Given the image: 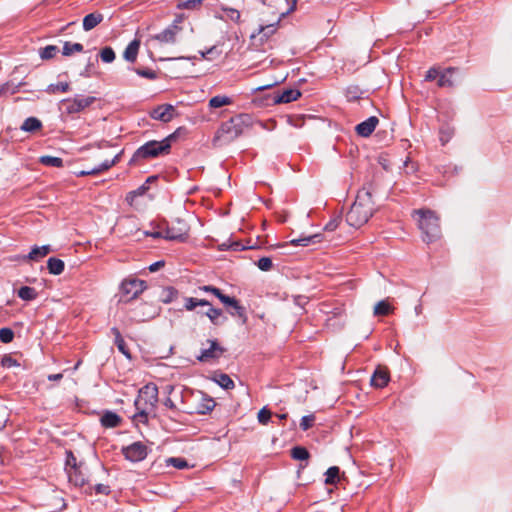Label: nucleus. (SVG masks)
Wrapping results in <instances>:
<instances>
[{
    "label": "nucleus",
    "instance_id": "obj_1",
    "mask_svg": "<svg viewBox=\"0 0 512 512\" xmlns=\"http://www.w3.org/2000/svg\"><path fill=\"white\" fill-rule=\"evenodd\" d=\"M374 186L372 183L365 185L358 191L356 199L346 214V222L354 228H359L366 224L373 215L375 204L372 196Z\"/></svg>",
    "mask_w": 512,
    "mask_h": 512
},
{
    "label": "nucleus",
    "instance_id": "obj_2",
    "mask_svg": "<svg viewBox=\"0 0 512 512\" xmlns=\"http://www.w3.org/2000/svg\"><path fill=\"white\" fill-rule=\"evenodd\" d=\"M252 125V116L250 114L242 113L229 120L223 122L218 129L214 142L230 143L238 138L244 131L245 128Z\"/></svg>",
    "mask_w": 512,
    "mask_h": 512
},
{
    "label": "nucleus",
    "instance_id": "obj_3",
    "mask_svg": "<svg viewBox=\"0 0 512 512\" xmlns=\"http://www.w3.org/2000/svg\"><path fill=\"white\" fill-rule=\"evenodd\" d=\"M413 217L417 220L418 228L422 232V240L432 243L440 239L441 227L439 217L430 209H418L413 211Z\"/></svg>",
    "mask_w": 512,
    "mask_h": 512
},
{
    "label": "nucleus",
    "instance_id": "obj_4",
    "mask_svg": "<svg viewBox=\"0 0 512 512\" xmlns=\"http://www.w3.org/2000/svg\"><path fill=\"white\" fill-rule=\"evenodd\" d=\"M176 138V133H172L161 141L151 140L140 146L129 161L130 165L137 164L139 161L156 158L159 155L169 154L171 143Z\"/></svg>",
    "mask_w": 512,
    "mask_h": 512
},
{
    "label": "nucleus",
    "instance_id": "obj_5",
    "mask_svg": "<svg viewBox=\"0 0 512 512\" xmlns=\"http://www.w3.org/2000/svg\"><path fill=\"white\" fill-rule=\"evenodd\" d=\"M162 225L166 240L185 242L188 238L190 226L185 220L177 218L171 225L166 222L162 223Z\"/></svg>",
    "mask_w": 512,
    "mask_h": 512
},
{
    "label": "nucleus",
    "instance_id": "obj_6",
    "mask_svg": "<svg viewBox=\"0 0 512 512\" xmlns=\"http://www.w3.org/2000/svg\"><path fill=\"white\" fill-rule=\"evenodd\" d=\"M147 288L146 282L137 278H129L122 281L120 286V302L128 303L137 298Z\"/></svg>",
    "mask_w": 512,
    "mask_h": 512
},
{
    "label": "nucleus",
    "instance_id": "obj_7",
    "mask_svg": "<svg viewBox=\"0 0 512 512\" xmlns=\"http://www.w3.org/2000/svg\"><path fill=\"white\" fill-rule=\"evenodd\" d=\"M280 19L277 22L260 25L256 32L250 36L251 45L257 50L265 51L264 45L269 42V39L276 33Z\"/></svg>",
    "mask_w": 512,
    "mask_h": 512
},
{
    "label": "nucleus",
    "instance_id": "obj_8",
    "mask_svg": "<svg viewBox=\"0 0 512 512\" xmlns=\"http://www.w3.org/2000/svg\"><path fill=\"white\" fill-rule=\"evenodd\" d=\"M209 348H203L196 357L199 362L208 363L218 360L225 352L226 348L221 346L217 339H208Z\"/></svg>",
    "mask_w": 512,
    "mask_h": 512
},
{
    "label": "nucleus",
    "instance_id": "obj_9",
    "mask_svg": "<svg viewBox=\"0 0 512 512\" xmlns=\"http://www.w3.org/2000/svg\"><path fill=\"white\" fill-rule=\"evenodd\" d=\"M142 402L146 406H156L158 402V387L155 384L149 383L139 390L138 398L135 400V406L137 409H140Z\"/></svg>",
    "mask_w": 512,
    "mask_h": 512
},
{
    "label": "nucleus",
    "instance_id": "obj_10",
    "mask_svg": "<svg viewBox=\"0 0 512 512\" xmlns=\"http://www.w3.org/2000/svg\"><path fill=\"white\" fill-rule=\"evenodd\" d=\"M122 454L125 459L131 462H140L147 457L148 447L141 441H137L128 446L122 447Z\"/></svg>",
    "mask_w": 512,
    "mask_h": 512
},
{
    "label": "nucleus",
    "instance_id": "obj_11",
    "mask_svg": "<svg viewBox=\"0 0 512 512\" xmlns=\"http://www.w3.org/2000/svg\"><path fill=\"white\" fill-rule=\"evenodd\" d=\"M96 101V98L93 96L82 97L75 96L73 99L68 98L62 101L65 106L66 112L68 114H75L83 111L85 108L89 107Z\"/></svg>",
    "mask_w": 512,
    "mask_h": 512
},
{
    "label": "nucleus",
    "instance_id": "obj_12",
    "mask_svg": "<svg viewBox=\"0 0 512 512\" xmlns=\"http://www.w3.org/2000/svg\"><path fill=\"white\" fill-rule=\"evenodd\" d=\"M157 315V309L153 304L141 303L133 309L132 318L136 322H145Z\"/></svg>",
    "mask_w": 512,
    "mask_h": 512
},
{
    "label": "nucleus",
    "instance_id": "obj_13",
    "mask_svg": "<svg viewBox=\"0 0 512 512\" xmlns=\"http://www.w3.org/2000/svg\"><path fill=\"white\" fill-rule=\"evenodd\" d=\"M181 31V27L177 24H171L166 29L151 37V40L157 41L159 44H174L177 34Z\"/></svg>",
    "mask_w": 512,
    "mask_h": 512
},
{
    "label": "nucleus",
    "instance_id": "obj_14",
    "mask_svg": "<svg viewBox=\"0 0 512 512\" xmlns=\"http://www.w3.org/2000/svg\"><path fill=\"white\" fill-rule=\"evenodd\" d=\"M301 92L298 89L289 88L283 91H275L271 95V103L272 104H280V103H290L296 101L299 97H301Z\"/></svg>",
    "mask_w": 512,
    "mask_h": 512
},
{
    "label": "nucleus",
    "instance_id": "obj_15",
    "mask_svg": "<svg viewBox=\"0 0 512 512\" xmlns=\"http://www.w3.org/2000/svg\"><path fill=\"white\" fill-rule=\"evenodd\" d=\"M174 113H175V108L173 105L163 104V105H159L156 108H154L151 111L150 116H151V118H153L155 120H159L161 122L167 123L173 119Z\"/></svg>",
    "mask_w": 512,
    "mask_h": 512
},
{
    "label": "nucleus",
    "instance_id": "obj_16",
    "mask_svg": "<svg viewBox=\"0 0 512 512\" xmlns=\"http://www.w3.org/2000/svg\"><path fill=\"white\" fill-rule=\"evenodd\" d=\"M379 123V119L376 116H371L365 121L359 123L355 127L357 135L361 137H369L375 130Z\"/></svg>",
    "mask_w": 512,
    "mask_h": 512
},
{
    "label": "nucleus",
    "instance_id": "obj_17",
    "mask_svg": "<svg viewBox=\"0 0 512 512\" xmlns=\"http://www.w3.org/2000/svg\"><path fill=\"white\" fill-rule=\"evenodd\" d=\"M230 300H232L230 304H225L229 308V314L233 317H237L241 321L242 325L247 324L248 317L246 313V308L244 306H241L236 298L230 296Z\"/></svg>",
    "mask_w": 512,
    "mask_h": 512
},
{
    "label": "nucleus",
    "instance_id": "obj_18",
    "mask_svg": "<svg viewBox=\"0 0 512 512\" xmlns=\"http://www.w3.org/2000/svg\"><path fill=\"white\" fill-rule=\"evenodd\" d=\"M390 380L389 371L384 367H377L371 377V385L375 388H384Z\"/></svg>",
    "mask_w": 512,
    "mask_h": 512
},
{
    "label": "nucleus",
    "instance_id": "obj_19",
    "mask_svg": "<svg viewBox=\"0 0 512 512\" xmlns=\"http://www.w3.org/2000/svg\"><path fill=\"white\" fill-rule=\"evenodd\" d=\"M209 309L204 313L211 323L215 326L223 325L227 321V317L224 316L223 310L220 308H215L212 305L208 306Z\"/></svg>",
    "mask_w": 512,
    "mask_h": 512
},
{
    "label": "nucleus",
    "instance_id": "obj_20",
    "mask_svg": "<svg viewBox=\"0 0 512 512\" xmlns=\"http://www.w3.org/2000/svg\"><path fill=\"white\" fill-rule=\"evenodd\" d=\"M100 422L101 425L105 428H115L121 424L122 419L117 413L112 411H106L102 415Z\"/></svg>",
    "mask_w": 512,
    "mask_h": 512
},
{
    "label": "nucleus",
    "instance_id": "obj_21",
    "mask_svg": "<svg viewBox=\"0 0 512 512\" xmlns=\"http://www.w3.org/2000/svg\"><path fill=\"white\" fill-rule=\"evenodd\" d=\"M66 472L68 475L69 482L74 484L75 486L83 487L87 484L88 481L81 471V466L73 469H68V471Z\"/></svg>",
    "mask_w": 512,
    "mask_h": 512
},
{
    "label": "nucleus",
    "instance_id": "obj_22",
    "mask_svg": "<svg viewBox=\"0 0 512 512\" xmlns=\"http://www.w3.org/2000/svg\"><path fill=\"white\" fill-rule=\"evenodd\" d=\"M103 15L100 12H93L86 15L83 19V29L90 31L103 21Z\"/></svg>",
    "mask_w": 512,
    "mask_h": 512
},
{
    "label": "nucleus",
    "instance_id": "obj_23",
    "mask_svg": "<svg viewBox=\"0 0 512 512\" xmlns=\"http://www.w3.org/2000/svg\"><path fill=\"white\" fill-rule=\"evenodd\" d=\"M111 333L114 335V344L117 346L118 350L125 355L127 358H131L130 350L127 347L119 329L117 327L111 328Z\"/></svg>",
    "mask_w": 512,
    "mask_h": 512
},
{
    "label": "nucleus",
    "instance_id": "obj_24",
    "mask_svg": "<svg viewBox=\"0 0 512 512\" xmlns=\"http://www.w3.org/2000/svg\"><path fill=\"white\" fill-rule=\"evenodd\" d=\"M215 405H216V403L213 400V398L202 393V398H201V401L197 405L196 413L200 414V415H205V414L211 412L214 409Z\"/></svg>",
    "mask_w": 512,
    "mask_h": 512
},
{
    "label": "nucleus",
    "instance_id": "obj_25",
    "mask_svg": "<svg viewBox=\"0 0 512 512\" xmlns=\"http://www.w3.org/2000/svg\"><path fill=\"white\" fill-rule=\"evenodd\" d=\"M322 241V234H313L309 236H301L296 239H292L290 244L293 246H309L311 244L319 243Z\"/></svg>",
    "mask_w": 512,
    "mask_h": 512
},
{
    "label": "nucleus",
    "instance_id": "obj_26",
    "mask_svg": "<svg viewBox=\"0 0 512 512\" xmlns=\"http://www.w3.org/2000/svg\"><path fill=\"white\" fill-rule=\"evenodd\" d=\"M198 290L203 291V292H207V293H212L223 304H230L232 302V300H230V296L223 294L222 291L219 288L215 287V286L203 285V286L198 287Z\"/></svg>",
    "mask_w": 512,
    "mask_h": 512
},
{
    "label": "nucleus",
    "instance_id": "obj_27",
    "mask_svg": "<svg viewBox=\"0 0 512 512\" xmlns=\"http://www.w3.org/2000/svg\"><path fill=\"white\" fill-rule=\"evenodd\" d=\"M455 71L454 68L449 67L446 68L443 72L440 73L437 81L438 87H448L452 88L455 86V82L451 79L450 75Z\"/></svg>",
    "mask_w": 512,
    "mask_h": 512
},
{
    "label": "nucleus",
    "instance_id": "obj_28",
    "mask_svg": "<svg viewBox=\"0 0 512 512\" xmlns=\"http://www.w3.org/2000/svg\"><path fill=\"white\" fill-rule=\"evenodd\" d=\"M47 269L52 275H60L65 269V263L59 258L51 257L47 261Z\"/></svg>",
    "mask_w": 512,
    "mask_h": 512
},
{
    "label": "nucleus",
    "instance_id": "obj_29",
    "mask_svg": "<svg viewBox=\"0 0 512 512\" xmlns=\"http://www.w3.org/2000/svg\"><path fill=\"white\" fill-rule=\"evenodd\" d=\"M139 46H140L139 41H137V40L131 41L128 44V46L125 48V51L123 53L124 59L127 60L128 62H132V63L135 62L137 55H138Z\"/></svg>",
    "mask_w": 512,
    "mask_h": 512
},
{
    "label": "nucleus",
    "instance_id": "obj_30",
    "mask_svg": "<svg viewBox=\"0 0 512 512\" xmlns=\"http://www.w3.org/2000/svg\"><path fill=\"white\" fill-rule=\"evenodd\" d=\"M340 481V468L338 466H331L325 472L326 485H336Z\"/></svg>",
    "mask_w": 512,
    "mask_h": 512
},
{
    "label": "nucleus",
    "instance_id": "obj_31",
    "mask_svg": "<svg viewBox=\"0 0 512 512\" xmlns=\"http://www.w3.org/2000/svg\"><path fill=\"white\" fill-rule=\"evenodd\" d=\"M197 306H211V302L206 299H199L195 297L184 298V308L187 311H193Z\"/></svg>",
    "mask_w": 512,
    "mask_h": 512
},
{
    "label": "nucleus",
    "instance_id": "obj_32",
    "mask_svg": "<svg viewBox=\"0 0 512 512\" xmlns=\"http://www.w3.org/2000/svg\"><path fill=\"white\" fill-rule=\"evenodd\" d=\"M17 296L24 301H32L38 297V292L35 288L30 286H22L17 291Z\"/></svg>",
    "mask_w": 512,
    "mask_h": 512
},
{
    "label": "nucleus",
    "instance_id": "obj_33",
    "mask_svg": "<svg viewBox=\"0 0 512 512\" xmlns=\"http://www.w3.org/2000/svg\"><path fill=\"white\" fill-rule=\"evenodd\" d=\"M364 93L358 85H350L345 90V96L350 102L361 99Z\"/></svg>",
    "mask_w": 512,
    "mask_h": 512
},
{
    "label": "nucleus",
    "instance_id": "obj_34",
    "mask_svg": "<svg viewBox=\"0 0 512 512\" xmlns=\"http://www.w3.org/2000/svg\"><path fill=\"white\" fill-rule=\"evenodd\" d=\"M42 127L41 121L36 117H28L21 125V129L25 132H35Z\"/></svg>",
    "mask_w": 512,
    "mask_h": 512
},
{
    "label": "nucleus",
    "instance_id": "obj_35",
    "mask_svg": "<svg viewBox=\"0 0 512 512\" xmlns=\"http://www.w3.org/2000/svg\"><path fill=\"white\" fill-rule=\"evenodd\" d=\"M214 381L225 390L233 389L235 386L234 381L225 373L216 374Z\"/></svg>",
    "mask_w": 512,
    "mask_h": 512
},
{
    "label": "nucleus",
    "instance_id": "obj_36",
    "mask_svg": "<svg viewBox=\"0 0 512 512\" xmlns=\"http://www.w3.org/2000/svg\"><path fill=\"white\" fill-rule=\"evenodd\" d=\"M291 457L295 460L304 461L309 459L310 453L303 446H295L291 449Z\"/></svg>",
    "mask_w": 512,
    "mask_h": 512
},
{
    "label": "nucleus",
    "instance_id": "obj_37",
    "mask_svg": "<svg viewBox=\"0 0 512 512\" xmlns=\"http://www.w3.org/2000/svg\"><path fill=\"white\" fill-rule=\"evenodd\" d=\"M231 103L232 100L230 97L221 95L214 96L209 100V106L211 108H220L225 105H230Z\"/></svg>",
    "mask_w": 512,
    "mask_h": 512
},
{
    "label": "nucleus",
    "instance_id": "obj_38",
    "mask_svg": "<svg viewBox=\"0 0 512 512\" xmlns=\"http://www.w3.org/2000/svg\"><path fill=\"white\" fill-rule=\"evenodd\" d=\"M83 50L84 46L81 43H71L67 41L63 45L62 54L64 56H70L74 52H82Z\"/></svg>",
    "mask_w": 512,
    "mask_h": 512
},
{
    "label": "nucleus",
    "instance_id": "obj_39",
    "mask_svg": "<svg viewBox=\"0 0 512 512\" xmlns=\"http://www.w3.org/2000/svg\"><path fill=\"white\" fill-rule=\"evenodd\" d=\"M39 161L43 165L51 166V167H58V168L59 167H63V164H64L62 158L54 157V156H48V155L41 156Z\"/></svg>",
    "mask_w": 512,
    "mask_h": 512
},
{
    "label": "nucleus",
    "instance_id": "obj_40",
    "mask_svg": "<svg viewBox=\"0 0 512 512\" xmlns=\"http://www.w3.org/2000/svg\"><path fill=\"white\" fill-rule=\"evenodd\" d=\"M454 135V128L449 125H444L439 130V139L442 145H445L450 141Z\"/></svg>",
    "mask_w": 512,
    "mask_h": 512
},
{
    "label": "nucleus",
    "instance_id": "obj_41",
    "mask_svg": "<svg viewBox=\"0 0 512 512\" xmlns=\"http://www.w3.org/2000/svg\"><path fill=\"white\" fill-rule=\"evenodd\" d=\"M59 52V48L55 45H48L40 49V57L43 60H49L56 56Z\"/></svg>",
    "mask_w": 512,
    "mask_h": 512
},
{
    "label": "nucleus",
    "instance_id": "obj_42",
    "mask_svg": "<svg viewBox=\"0 0 512 512\" xmlns=\"http://www.w3.org/2000/svg\"><path fill=\"white\" fill-rule=\"evenodd\" d=\"M70 90V85L69 83L67 82H60V83H57V84H50L47 89H46V92H48L49 94H55L56 92H68Z\"/></svg>",
    "mask_w": 512,
    "mask_h": 512
},
{
    "label": "nucleus",
    "instance_id": "obj_43",
    "mask_svg": "<svg viewBox=\"0 0 512 512\" xmlns=\"http://www.w3.org/2000/svg\"><path fill=\"white\" fill-rule=\"evenodd\" d=\"M66 459H65V470L73 469L82 465V463H78L75 455L71 450H66Z\"/></svg>",
    "mask_w": 512,
    "mask_h": 512
},
{
    "label": "nucleus",
    "instance_id": "obj_44",
    "mask_svg": "<svg viewBox=\"0 0 512 512\" xmlns=\"http://www.w3.org/2000/svg\"><path fill=\"white\" fill-rule=\"evenodd\" d=\"M391 306L386 301H379L374 307V314L377 316H386L390 313Z\"/></svg>",
    "mask_w": 512,
    "mask_h": 512
},
{
    "label": "nucleus",
    "instance_id": "obj_45",
    "mask_svg": "<svg viewBox=\"0 0 512 512\" xmlns=\"http://www.w3.org/2000/svg\"><path fill=\"white\" fill-rule=\"evenodd\" d=\"M167 466H173L177 469H185L188 468V463L184 458L181 457H170L166 459Z\"/></svg>",
    "mask_w": 512,
    "mask_h": 512
},
{
    "label": "nucleus",
    "instance_id": "obj_46",
    "mask_svg": "<svg viewBox=\"0 0 512 512\" xmlns=\"http://www.w3.org/2000/svg\"><path fill=\"white\" fill-rule=\"evenodd\" d=\"M178 295V291L174 287H167L162 290L161 300L164 303L172 302Z\"/></svg>",
    "mask_w": 512,
    "mask_h": 512
},
{
    "label": "nucleus",
    "instance_id": "obj_47",
    "mask_svg": "<svg viewBox=\"0 0 512 512\" xmlns=\"http://www.w3.org/2000/svg\"><path fill=\"white\" fill-rule=\"evenodd\" d=\"M42 258L44 257L41 254L39 246L32 247L31 251L27 255L21 257L23 261H39Z\"/></svg>",
    "mask_w": 512,
    "mask_h": 512
},
{
    "label": "nucleus",
    "instance_id": "obj_48",
    "mask_svg": "<svg viewBox=\"0 0 512 512\" xmlns=\"http://www.w3.org/2000/svg\"><path fill=\"white\" fill-rule=\"evenodd\" d=\"M203 0H186V1H180L177 4L178 9H187V10H194L201 6Z\"/></svg>",
    "mask_w": 512,
    "mask_h": 512
},
{
    "label": "nucleus",
    "instance_id": "obj_49",
    "mask_svg": "<svg viewBox=\"0 0 512 512\" xmlns=\"http://www.w3.org/2000/svg\"><path fill=\"white\" fill-rule=\"evenodd\" d=\"M100 57L103 62L111 63L115 60V52L111 47L106 46L100 51Z\"/></svg>",
    "mask_w": 512,
    "mask_h": 512
},
{
    "label": "nucleus",
    "instance_id": "obj_50",
    "mask_svg": "<svg viewBox=\"0 0 512 512\" xmlns=\"http://www.w3.org/2000/svg\"><path fill=\"white\" fill-rule=\"evenodd\" d=\"M221 10L226 13V17L235 23L240 22V12L237 9L230 7H222Z\"/></svg>",
    "mask_w": 512,
    "mask_h": 512
},
{
    "label": "nucleus",
    "instance_id": "obj_51",
    "mask_svg": "<svg viewBox=\"0 0 512 512\" xmlns=\"http://www.w3.org/2000/svg\"><path fill=\"white\" fill-rule=\"evenodd\" d=\"M14 338V332L12 329L4 327L0 329V341L2 343H10L13 341Z\"/></svg>",
    "mask_w": 512,
    "mask_h": 512
},
{
    "label": "nucleus",
    "instance_id": "obj_52",
    "mask_svg": "<svg viewBox=\"0 0 512 512\" xmlns=\"http://www.w3.org/2000/svg\"><path fill=\"white\" fill-rule=\"evenodd\" d=\"M134 71L137 75L143 78L150 80H155L157 78V73L154 70L148 68H136Z\"/></svg>",
    "mask_w": 512,
    "mask_h": 512
},
{
    "label": "nucleus",
    "instance_id": "obj_53",
    "mask_svg": "<svg viewBox=\"0 0 512 512\" xmlns=\"http://www.w3.org/2000/svg\"><path fill=\"white\" fill-rule=\"evenodd\" d=\"M272 416V413L271 411L267 408V407H263L262 409H260V411L258 412V421L259 423H261L262 425H266L268 424L270 418Z\"/></svg>",
    "mask_w": 512,
    "mask_h": 512
},
{
    "label": "nucleus",
    "instance_id": "obj_54",
    "mask_svg": "<svg viewBox=\"0 0 512 512\" xmlns=\"http://www.w3.org/2000/svg\"><path fill=\"white\" fill-rule=\"evenodd\" d=\"M157 180V176H150L146 179L145 183L139 186L137 189L133 190V193H137L138 195H144L149 190V184L153 183Z\"/></svg>",
    "mask_w": 512,
    "mask_h": 512
},
{
    "label": "nucleus",
    "instance_id": "obj_55",
    "mask_svg": "<svg viewBox=\"0 0 512 512\" xmlns=\"http://www.w3.org/2000/svg\"><path fill=\"white\" fill-rule=\"evenodd\" d=\"M257 266L262 271H269L273 266L272 260L269 257H262L257 261Z\"/></svg>",
    "mask_w": 512,
    "mask_h": 512
},
{
    "label": "nucleus",
    "instance_id": "obj_56",
    "mask_svg": "<svg viewBox=\"0 0 512 512\" xmlns=\"http://www.w3.org/2000/svg\"><path fill=\"white\" fill-rule=\"evenodd\" d=\"M315 420L314 415H306L301 418L300 427L303 431H307L313 425Z\"/></svg>",
    "mask_w": 512,
    "mask_h": 512
},
{
    "label": "nucleus",
    "instance_id": "obj_57",
    "mask_svg": "<svg viewBox=\"0 0 512 512\" xmlns=\"http://www.w3.org/2000/svg\"><path fill=\"white\" fill-rule=\"evenodd\" d=\"M139 412L137 414L134 415V420L137 421V422H141L143 424H147L148 422V414L145 410V408H143L142 406H140V409H138Z\"/></svg>",
    "mask_w": 512,
    "mask_h": 512
},
{
    "label": "nucleus",
    "instance_id": "obj_58",
    "mask_svg": "<svg viewBox=\"0 0 512 512\" xmlns=\"http://www.w3.org/2000/svg\"><path fill=\"white\" fill-rule=\"evenodd\" d=\"M340 222V217H334L324 226V230L332 232L338 228Z\"/></svg>",
    "mask_w": 512,
    "mask_h": 512
},
{
    "label": "nucleus",
    "instance_id": "obj_59",
    "mask_svg": "<svg viewBox=\"0 0 512 512\" xmlns=\"http://www.w3.org/2000/svg\"><path fill=\"white\" fill-rule=\"evenodd\" d=\"M157 227H158V230L153 231V232H145V235L150 236L155 239H159V238L165 239V232H164L163 225L159 224Z\"/></svg>",
    "mask_w": 512,
    "mask_h": 512
},
{
    "label": "nucleus",
    "instance_id": "obj_60",
    "mask_svg": "<svg viewBox=\"0 0 512 512\" xmlns=\"http://www.w3.org/2000/svg\"><path fill=\"white\" fill-rule=\"evenodd\" d=\"M440 71L438 68L436 67H432L430 68L427 72H426V75H425V81H433L435 79H437L440 75Z\"/></svg>",
    "mask_w": 512,
    "mask_h": 512
},
{
    "label": "nucleus",
    "instance_id": "obj_61",
    "mask_svg": "<svg viewBox=\"0 0 512 512\" xmlns=\"http://www.w3.org/2000/svg\"><path fill=\"white\" fill-rule=\"evenodd\" d=\"M1 362H2V365L7 368L19 366V363L17 362V360L12 358L11 356L3 357Z\"/></svg>",
    "mask_w": 512,
    "mask_h": 512
},
{
    "label": "nucleus",
    "instance_id": "obj_62",
    "mask_svg": "<svg viewBox=\"0 0 512 512\" xmlns=\"http://www.w3.org/2000/svg\"><path fill=\"white\" fill-rule=\"evenodd\" d=\"M10 86H11V85H10V83H9V82L4 83V84H1V85H0V96H1V95L6 94V93H8V92H10L11 94H14V93H16V92L18 91V87H19V86H15V87H13V89H12V90H10Z\"/></svg>",
    "mask_w": 512,
    "mask_h": 512
},
{
    "label": "nucleus",
    "instance_id": "obj_63",
    "mask_svg": "<svg viewBox=\"0 0 512 512\" xmlns=\"http://www.w3.org/2000/svg\"><path fill=\"white\" fill-rule=\"evenodd\" d=\"M94 490H95L96 494H103V495H109L111 492L110 487L108 485H104V484H96L94 487Z\"/></svg>",
    "mask_w": 512,
    "mask_h": 512
},
{
    "label": "nucleus",
    "instance_id": "obj_64",
    "mask_svg": "<svg viewBox=\"0 0 512 512\" xmlns=\"http://www.w3.org/2000/svg\"><path fill=\"white\" fill-rule=\"evenodd\" d=\"M219 54L220 52L217 50V46H212L206 52H201V56L207 59H211V56Z\"/></svg>",
    "mask_w": 512,
    "mask_h": 512
}]
</instances>
